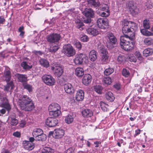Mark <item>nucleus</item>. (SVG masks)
<instances>
[{
  "label": "nucleus",
  "mask_w": 153,
  "mask_h": 153,
  "mask_svg": "<svg viewBox=\"0 0 153 153\" xmlns=\"http://www.w3.org/2000/svg\"><path fill=\"white\" fill-rule=\"evenodd\" d=\"M122 75L125 77H128L130 75V73L126 69L123 68L122 71Z\"/></svg>",
  "instance_id": "obj_47"
},
{
  "label": "nucleus",
  "mask_w": 153,
  "mask_h": 153,
  "mask_svg": "<svg viewBox=\"0 0 153 153\" xmlns=\"http://www.w3.org/2000/svg\"><path fill=\"white\" fill-rule=\"evenodd\" d=\"M94 91L97 93L100 94H102L103 88L101 85H97L94 86Z\"/></svg>",
  "instance_id": "obj_32"
},
{
  "label": "nucleus",
  "mask_w": 153,
  "mask_h": 153,
  "mask_svg": "<svg viewBox=\"0 0 153 153\" xmlns=\"http://www.w3.org/2000/svg\"><path fill=\"white\" fill-rule=\"evenodd\" d=\"M146 29H141L140 32L143 35L146 36H152L153 34L151 33V32L149 31L146 30Z\"/></svg>",
  "instance_id": "obj_36"
},
{
  "label": "nucleus",
  "mask_w": 153,
  "mask_h": 153,
  "mask_svg": "<svg viewBox=\"0 0 153 153\" xmlns=\"http://www.w3.org/2000/svg\"><path fill=\"white\" fill-rule=\"evenodd\" d=\"M91 76L89 74H86L84 75L82 80L83 83L86 85H88L91 81Z\"/></svg>",
  "instance_id": "obj_18"
},
{
  "label": "nucleus",
  "mask_w": 153,
  "mask_h": 153,
  "mask_svg": "<svg viewBox=\"0 0 153 153\" xmlns=\"http://www.w3.org/2000/svg\"><path fill=\"white\" fill-rule=\"evenodd\" d=\"M81 40L83 42H87L88 40V37L86 35L84 36L81 38Z\"/></svg>",
  "instance_id": "obj_59"
},
{
  "label": "nucleus",
  "mask_w": 153,
  "mask_h": 153,
  "mask_svg": "<svg viewBox=\"0 0 153 153\" xmlns=\"http://www.w3.org/2000/svg\"><path fill=\"white\" fill-rule=\"evenodd\" d=\"M21 66L24 69H30L32 68V66L28 65L25 62H23L21 64Z\"/></svg>",
  "instance_id": "obj_48"
},
{
  "label": "nucleus",
  "mask_w": 153,
  "mask_h": 153,
  "mask_svg": "<svg viewBox=\"0 0 153 153\" xmlns=\"http://www.w3.org/2000/svg\"><path fill=\"white\" fill-rule=\"evenodd\" d=\"M53 150L50 147H45L42 149V153H53Z\"/></svg>",
  "instance_id": "obj_39"
},
{
  "label": "nucleus",
  "mask_w": 153,
  "mask_h": 153,
  "mask_svg": "<svg viewBox=\"0 0 153 153\" xmlns=\"http://www.w3.org/2000/svg\"><path fill=\"white\" fill-rule=\"evenodd\" d=\"M153 52V51L152 49L147 48L143 51V56L146 57L151 55Z\"/></svg>",
  "instance_id": "obj_28"
},
{
  "label": "nucleus",
  "mask_w": 153,
  "mask_h": 153,
  "mask_svg": "<svg viewBox=\"0 0 153 153\" xmlns=\"http://www.w3.org/2000/svg\"><path fill=\"white\" fill-rule=\"evenodd\" d=\"M110 13L108 10L105 11L101 13L100 15L102 17H107L109 16Z\"/></svg>",
  "instance_id": "obj_54"
},
{
  "label": "nucleus",
  "mask_w": 153,
  "mask_h": 153,
  "mask_svg": "<svg viewBox=\"0 0 153 153\" xmlns=\"http://www.w3.org/2000/svg\"><path fill=\"white\" fill-rule=\"evenodd\" d=\"M88 4L91 6H93L95 7L98 6L99 3L96 2L95 0H89L88 1Z\"/></svg>",
  "instance_id": "obj_45"
},
{
  "label": "nucleus",
  "mask_w": 153,
  "mask_h": 153,
  "mask_svg": "<svg viewBox=\"0 0 153 153\" xmlns=\"http://www.w3.org/2000/svg\"><path fill=\"white\" fill-rule=\"evenodd\" d=\"M64 134V131L62 129H56L53 131V137L55 138L62 137Z\"/></svg>",
  "instance_id": "obj_12"
},
{
  "label": "nucleus",
  "mask_w": 153,
  "mask_h": 153,
  "mask_svg": "<svg viewBox=\"0 0 153 153\" xmlns=\"http://www.w3.org/2000/svg\"><path fill=\"white\" fill-rule=\"evenodd\" d=\"M36 140L38 141H44L46 139V135L43 133L42 134L35 138Z\"/></svg>",
  "instance_id": "obj_41"
},
{
  "label": "nucleus",
  "mask_w": 153,
  "mask_h": 153,
  "mask_svg": "<svg viewBox=\"0 0 153 153\" xmlns=\"http://www.w3.org/2000/svg\"><path fill=\"white\" fill-rule=\"evenodd\" d=\"M117 61L120 63L125 60V58L124 56L119 55L118 56Z\"/></svg>",
  "instance_id": "obj_52"
},
{
  "label": "nucleus",
  "mask_w": 153,
  "mask_h": 153,
  "mask_svg": "<svg viewBox=\"0 0 153 153\" xmlns=\"http://www.w3.org/2000/svg\"><path fill=\"white\" fill-rule=\"evenodd\" d=\"M91 18H87L86 19H85L84 20V22L86 24L88 25V26H91L92 25V23H91Z\"/></svg>",
  "instance_id": "obj_51"
},
{
  "label": "nucleus",
  "mask_w": 153,
  "mask_h": 153,
  "mask_svg": "<svg viewBox=\"0 0 153 153\" xmlns=\"http://www.w3.org/2000/svg\"><path fill=\"white\" fill-rule=\"evenodd\" d=\"M60 105L56 103H53L50 104L48 107V110L49 111L56 109L57 108H60Z\"/></svg>",
  "instance_id": "obj_30"
},
{
  "label": "nucleus",
  "mask_w": 153,
  "mask_h": 153,
  "mask_svg": "<svg viewBox=\"0 0 153 153\" xmlns=\"http://www.w3.org/2000/svg\"><path fill=\"white\" fill-rule=\"evenodd\" d=\"M111 79L109 77H105L103 80L104 83L107 85H110L111 83Z\"/></svg>",
  "instance_id": "obj_44"
},
{
  "label": "nucleus",
  "mask_w": 153,
  "mask_h": 153,
  "mask_svg": "<svg viewBox=\"0 0 153 153\" xmlns=\"http://www.w3.org/2000/svg\"><path fill=\"white\" fill-rule=\"evenodd\" d=\"M46 39L48 42L54 43L59 41L61 39V36L59 34L52 33L48 35Z\"/></svg>",
  "instance_id": "obj_9"
},
{
  "label": "nucleus",
  "mask_w": 153,
  "mask_h": 153,
  "mask_svg": "<svg viewBox=\"0 0 153 153\" xmlns=\"http://www.w3.org/2000/svg\"><path fill=\"white\" fill-rule=\"evenodd\" d=\"M4 77L6 82H9L11 78V73L9 68H7L4 71Z\"/></svg>",
  "instance_id": "obj_15"
},
{
  "label": "nucleus",
  "mask_w": 153,
  "mask_h": 153,
  "mask_svg": "<svg viewBox=\"0 0 153 153\" xmlns=\"http://www.w3.org/2000/svg\"><path fill=\"white\" fill-rule=\"evenodd\" d=\"M100 105L102 109L104 111H106L108 107V105L103 102H100Z\"/></svg>",
  "instance_id": "obj_38"
},
{
  "label": "nucleus",
  "mask_w": 153,
  "mask_h": 153,
  "mask_svg": "<svg viewBox=\"0 0 153 153\" xmlns=\"http://www.w3.org/2000/svg\"><path fill=\"white\" fill-rule=\"evenodd\" d=\"M135 56L136 57L139 59L140 60L142 59L141 55L139 52H136L135 53Z\"/></svg>",
  "instance_id": "obj_61"
},
{
  "label": "nucleus",
  "mask_w": 153,
  "mask_h": 153,
  "mask_svg": "<svg viewBox=\"0 0 153 153\" xmlns=\"http://www.w3.org/2000/svg\"><path fill=\"white\" fill-rule=\"evenodd\" d=\"M149 21L147 19L144 20L143 21V24L144 28L145 29H149L150 28Z\"/></svg>",
  "instance_id": "obj_40"
},
{
  "label": "nucleus",
  "mask_w": 153,
  "mask_h": 153,
  "mask_svg": "<svg viewBox=\"0 0 153 153\" xmlns=\"http://www.w3.org/2000/svg\"><path fill=\"white\" fill-rule=\"evenodd\" d=\"M64 88L65 91L68 94H72L74 92V88L70 84H65L64 85Z\"/></svg>",
  "instance_id": "obj_14"
},
{
  "label": "nucleus",
  "mask_w": 153,
  "mask_h": 153,
  "mask_svg": "<svg viewBox=\"0 0 153 153\" xmlns=\"http://www.w3.org/2000/svg\"><path fill=\"white\" fill-rule=\"evenodd\" d=\"M61 114V111H57L54 112H49L50 115L53 117H57L59 116Z\"/></svg>",
  "instance_id": "obj_46"
},
{
  "label": "nucleus",
  "mask_w": 153,
  "mask_h": 153,
  "mask_svg": "<svg viewBox=\"0 0 153 153\" xmlns=\"http://www.w3.org/2000/svg\"><path fill=\"white\" fill-rule=\"evenodd\" d=\"M74 45L77 49L79 50L81 49L82 48V45L80 42L79 41L76 42L74 43Z\"/></svg>",
  "instance_id": "obj_53"
},
{
  "label": "nucleus",
  "mask_w": 153,
  "mask_h": 153,
  "mask_svg": "<svg viewBox=\"0 0 153 153\" xmlns=\"http://www.w3.org/2000/svg\"><path fill=\"white\" fill-rule=\"evenodd\" d=\"M108 56L107 55H102L101 59L102 63H105L108 60Z\"/></svg>",
  "instance_id": "obj_49"
},
{
  "label": "nucleus",
  "mask_w": 153,
  "mask_h": 153,
  "mask_svg": "<svg viewBox=\"0 0 153 153\" xmlns=\"http://www.w3.org/2000/svg\"><path fill=\"white\" fill-rule=\"evenodd\" d=\"M100 52L102 53V55H107L108 54V52L105 48H102L100 50Z\"/></svg>",
  "instance_id": "obj_55"
},
{
  "label": "nucleus",
  "mask_w": 153,
  "mask_h": 153,
  "mask_svg": "<svg viewBox=\"0 0 153 153\" xmlns=\"http://www.w3.org/2000/svg\"><path fill=\"white\" fill-rule=\"evenodd\" d=\"M97 25L101 29H105L108 26V20L106 19H98L97 21Z\"/></svg>",
  "instance_id": "obj_10"
},
{
  "label": "nucleus",
  "mask_w": 153,
  "mask_h": 153,
  "mask_svg": "<svg viewBox=\"0 0 153 153\" xmlns=\"http://www.w3.org/2000/svg\"><path fill=\"white\" fill-rule=\"evenodd\" d=\"M62 52L68 57L73 56L76 53V51L70 44L65 45L64 46Z\"/></svg>",
  "instance_id": "obj_5"
},
{
  "label": "nucleus",
  "mask_w": 153,
  "mask_h": 153,
  "mask_svg": "<svg viewBox=\"0 0 153 153\" xmlns=\"http://www.w3.org/2000/svg\"><path fill=\"white\" fill-rule=\"evenodd\" d=\"M105 97L106 99L110 102L113 101L115 98L114 94L111 91H108L106 93Z\"/></svg>",
  "instance_id": "obj_24"
},
{
  "label": "nucleus",
  "mask_w": 153,
  "mask_h": 153,
  "mask_svg": "<svg viewBox=\"0 0 153 153\" xmlns=\"http://www.w3.org/2000/svg\"><path fill=\"white\" fill-rule=\"evenodd\" d=\"M96 52L94 50L91 51L89 53V56L90 60L94 61L97 58Z\"/></svg>",
  "instance_id": "obj_26"
},
{
  "label": "nucleus",
  "mask_w": 153,
  "mask_h": 153,
  "mask_svg": "<svg viewBox=\"0 0 153 153\" xmlns=\"http://www.w3.org/2000/svg\"><path fill=\"white\" fill-rule=\"evenodd\" d=\"M144 44L147 45H150L153 44V39L150 37L145 38L144 40Z\"/></svg>",
  "instance_id": "obj_35"
},
{
  "label": "nucleus",
  "mask_w": 153,
  "mask_h": 153,
  "mask_svg": "<svg viewBox=\"0 0 153 153\" xmlns=\"http://www.w3.org/2000/svg\"><path fill=\"white\" fill-rule=\"evenodd\" d=\"M7 82V84L4 86V91L7 92L12 91V90L14 87L13 81H11L9 82Z\"/></svg>",
  "instance_id": "obj_20"
},
{
  "label": "nucleus",
  "mask_w": 153,
  "mask_h": 153,
  "mask_svg": "<svg viewBox=\"0 0 153 153\" xmlns=\"http://www.w3.org/2000/svg\"><path fill=\"white\" fill-rule=\"evenodd\" d=\"M39 62L42 66L45 68H47L49 66V62L46 59H40Z\"/></svg>",
  "instance_id": "obj_29"
},
{
  "label": "nucleus",
  "mask_w": 153,
  "mask_h": 153,
  "mask_svg": "<svg viewBox=\"0 0 153 153\" xmlns=\"http://www.w3.org/2000/svg\"><path fill=\"white\" fill-rule=\"evenodd\" d=\"M22 144L25 149L27 150H32L34 147V145L33 143H31L26 140L23 141Z\"/></svg>",
  "instance_id": "obj_13"
},
{
  "label": "nucleus",
  "mask_w": 153,
  "mask_h": 153,
  "mask_svg": "<svg viewBox=\"0 0 153 153\" xmlns=\"http://www.w3.org/2000/svg\"><path fill=\"white\" fill-rule=\"evenodd\" d=\"M107 42V46L109 49H111L114 47L117 42V39L114 34L111 32L107 33L106 35Z\"/></svg>",
  "instance_id": "obj_4"
},
{
  "label": "nucleus",
  "mask_w": 153,
  "mask_h": 153,
  "mask_svg": "<svg viewBox=\"0 0 153 153\" xmlns=\"http://www.w3.org/2000/svg\"><path fill=\"white\" fill-rule=\"evenodd\" d=\"M84 91L81 90H78L76 93V99L77 101H82L84 99Z\"/></svg>",
  "instance_id": "obj_17"
},
{
  "label": "nucleus",
  "mask_w": 153,
  "mask_h": 153,
  "mask_svg": "<svg viewBox=\"0 0 153 153\" xmlns=\"http://www.w3.org/2000/svg\"><path fill=\"white\" fill-rule=\"evenodd\" d=\"M15 76L18 78V80L21 82H25L27 80V77L25 75L17 73L15 74Z\"/></svg>",
  "instance_id": "obj_22"
},
{
  "label": "nucleus",
  "mask_w": 153,
  "mask_h": 153,
  "mask_svg": "<svg viewBox=\"0 0 153 153\" xmlns=\"http://www.w3.org/2000/svg\"><path fill=\"white\" fill-rule=\"evenodd\" d=\"M59 47L57 45H53L50 47L49 49V51L52 53H55L59 49Z\"/></svg>",
  "instance_id": "obj_33"
},
{
  "label": "nucleus",
  "mask_w": 153,
  "mask_h": 153,
  "mask_svg": "<svg viewBox=\"0 0 153 153\" xmlns=\"http://www.w3.org/2000/svg\"><path fill=\"white\" fill-rule=\"evenodd\" d=\"M18 123V120L13 118H11L10 124L12 126L16 125Z\"/></svg>",
  "instance_id": "obj_50"
},
{
  "label": "nucleus",
  "mask_w": 153,
  "mask_h": 153,
  "mask_svg": "<svg viewBox=\"0 0 153 153\" xmlns=\"http://www.w3.org/2000/svg\"><path fill=\"white\" fill-rule=\"evenodd\" d=\"M128 60L131 62H136V59L135 57L134 56H129L128 58Z\"/></svg>",
  "instance_id": "obj_58"
},
{
  "label": "nucleus",
  "mask_w": 153,
  "mask_h": 153,
  "mask_svg": "<svg viewBox=\"0 0 153 153\" xmlns=\"http://www.w3.org/2000/svg\"><path fill=\"white\" fill-rule=\"evenodd\" d=\"M43 132L42 129L39 128L34 129L33 132L32 134L33 136L35 138L42 134Z\"/></svg>",
  "instance_id": "obj_27"
},
{
  "label": "nucleus",
  "mask_w": 153,
  "mask_h": 153,
  "mask_svg": "<svg viewBox=\"0 0 153 153\" xmlns=\"http://www.w3.org/2000/svg\"><path fill=\"white\" fill-rule=\"evenodd\" d=\"M23 86L24 87V88L27 90L29 92L32 91L33 87L32 85L27 83H23Z\"/></svg>",
  "instance_id": "obj_37"
},
{
  "label": "nucleus",
  "mask_w": 153,
  "mask_h": 153,
  "mask_svg": "<svg viewBox=\"0 0 153 153\" xmlns=\"http://www.w3.org/2000/svg\"><path fill=\"white\" fill-rule=\"evenodd\" d=\"M74 149H75L73 147H70L64 152V153H71L74 151Z\"/></svg>",
  "instance_id": "obj_56"
},
{
  "label": "nucleus",
  "mask_w": 153,
  "mask_h": 153,
  "mask_svg": "<svg viewBox=\"0 0 153 153\" xmlns=\"http://www.w3.org/2000/svg\"><path fill=\"white\" fill-rule=\"evenodd\" d=\"M42 79L46 85L52 86L55 83V80L51 76L45 74L42 77Z\"/></svg>",
  "instance_id": "obj_8"
},
{
  "label": "nucleus",
  "mask_w": 153,
  "mask_h": 153,
  "mask_svg": "<svg viewBox=\"0 0 153 153\" xmlns=\"http://www.w3.org/2000/svg\"><path fill=\"white\" fill-rule=\"evenodd\" d=\"M114 71V69L108 68H106L104 71V74L106 75H109L112 74Z\"/></svg>",
  "instance_id": "obj_42"
},
{
  "label": "nucleus",
  "mask_w": 153,
  "mask_h": 153,
  "mask_svg": "<svg viewBox=\"0 0 153 153\" xmlns=\"http://www.w3.org/2000/svg\"><path fill=\"white\" fill-rule=\"evenodd\" d=\"M5 21V20L4 18L0 17V24H2Z\"/></svg>",
  "instance_id": "obj_64"
},
{
  "label": "nucleus",
  "mask_w": 153,
  "mask_h": 153,
  "mask_svg": "<svg viewBox=\"0 0 153 153\" xmlns=\"http://www.w3.org/2000/svg\"><path fill=\"white\" fill-rule=\"evenodd\" d=\"M122 32L123 33L135 31L137 29V26L135 23L124 20L121 22Z\"/></svg>",
  "instance_id": "obj_3"
},
{
  "label": "nucleus",
  "mask_w": 153,
  "mask_h": 153,
  "mask_svg": "<svg viewBox=\"0 0 153 153\" xmlns=\"http://www.w3.org/2000/svg\"><path fill=\"white\" fill-rule=\"evenodd\" d=\"M76 75L78 77H82L84 74V69L81 67H77L75 70Z\"/></svg>",
  "instance_id": "obj_25"
},
{
  "label": "nucleus",
  "mask_w": 153,
  "mask_h": 153,
  "mask_svg": "<svg viewBox=\"0 0 153 153\" xmlns=\"http://www.w3.org/2000/svg\"><path fill=\"white\" fill-rule=\"evenodd\" d=\"M75 22L77 28L79 29L80 30H82L83 28L82 27L84 25L83 23L79 19H76Z\"/></svg>",
  "instance_id": "obj_31"
},
{
  "label": "nucleus",
  "mask_w": 153,
  "mask_h": 153,
  "mask_svg": "<svg viewBox=\"0 0 153 153\" xmlns=\"http://www.w3.org/2000/svg\"><path fill=\"white\" fill-rule=\"evenodd\" d=\"M108 5L105 4H104L102 6L101 10L102 11H107L108 10Z\"/></svg>",
  "instance_id": "obj_57"
},
{
  "label": "nucleus",
  "mask_w": 153,
  "mask_h": 153,
  "mask_svg": "<svg viewBox=\"0 0 153 153\" xmlns=\"http://www.w3.org/2000/svg\"><path fill=\"white\" fill-rule=\"evenodd\" d=\"M34 53L37 55H42L43 54L40 51H34Z\"/></svg>",
  "instance_id": "obj_62"
},
{
  "label": "nucleus",
  "mask_w": 153,
  "mask_h": 153,
  "mask_svg": "<svg viewBox=\"0 0 153 153\" xmlns=\"http://www.w3.org/2000/svg\"><path fill=\"white\" fill-rule=\"evenodd\" d=\"M13 135L17 137H20L21 136V133L19 131H16L13 133Z\"/></svg>",
  "instance_id": "obj_60"
},
{
  "label": "nucleus",
  "mask_w": 153,
  "mask_h": 153,
  "mask_svg": "<svg viewBox=\"0 0 153 153\" xmlns=\"http://www.w3.org/2000/svg\"><path fill=\"white\" fill-rule=\"evenodd\" d=\"M2 101H3V102L1 104V107L4 108L9 111L11 109V107L7 98L3 97Z\"/></svg>",
  "instance_id": "obj_19"
},
{
  "label": "nucleus",
  "mask_w": 153,
  "mask_h": 153,
  "mask_svg": "<svg viewBox=\"0 0 153 153\" xmlns=\"http://www.w3.org/2000/svg\"><path fill=\"white\" fill-rule=\"evenodd\" d=\"M87 33L90 35L93 36H95L99 34L98 31L96 28H89L87 29Z\"/></svg>",
  "instance_id": "obj_23"
},
{
  "label": "nucleus",
  "mask_w": 153,
  "mask_h": 153,
  "mask_svg": "<svg viewBox=\"0 0 153 153\" xmlns=\"http://www.w3.org/2000/svg\"><path fill=\"white\" fill-rule=\"evenodd\" d=\"M83 13L86 17L93 18L94 16V11L91 9H86L83 12Z\"/></svg>",
  "instance_id": "obj_16"
},
{
  "label": "nucleus",
  "mask_w": 153,
  "mask_h": 153,
  "mask_svg": "<svg viewBox=\"0 0 153 153\" xmlns=\"http://www.w3.org/2000/svg\"><path fill=\"white\" fill-rule=\"evenodd\" d=\"M129 10L131 13H134V14H137L138 12L137 8L135 6L133 5L132 6H130L129 7Z\"/></svg>",
  "instance_id": "obj_43"
},
{
  "label": "nucleus",
  "mask_w": 153,
  "mask_h": 153,
  "mask_svg": "<svg viewBox=\"0 0 153 153\" xmlns=\"http://www.w3.org/2000/svg\"><path fill=\"white\" fill-rule=\"evenodd\" d=\"M87 57L82 53L76 55L74 59V63L76 65H80L88 62Z\"/></svg>",
  "instance_id": "obj_7"
},
{
  "label": "nucleus",
  "mask_w": 153,
  "mask_h": 153,
  "mask_svg": "<svg viewBox=\"0 0 153 153\" xmlns=\"http://www.w3.org/2000/svg\"><path fill=\"white\" fill-rule=\"evenodd\" d=\"M58 123L57 119L51 117H48L46 120L45 123L49 127L55 126Z\"/></svg>",
  "instance_id": "obj_11"
},
{
  "label": "nucleus",
  "mask_w": 153,
  "mask_h": 153,
  "mask_svg": "<svg viewBox=\"0 0 153 153\" xmlns=\"http://www.w3.org/2000/svg\"><path fill=\"white\" fill-rule=\"evenodd\" d=\"M19 102L21 108L26 111H30L34 108L32 100L27 95L21 96Z\"/></svg>",
  "instance_id": "obj_2"
},
{
  "label": "nucleus",
  "mask_w": 153,
  "mask_h": 153,
  "mask_svg": "<svg viewBox=\"0 0 153 153\" xmlns=\"http://www.w3.org/2000/svg\"><path fill=\"white\" fill-rule=\"evenodd\" d=\"M51 69L53 74L56 76L60 77L63 73V68L59 64L54 63L51 66Z\"/></svg>",
  "instance_id": "obj_6"
},
{
  "label": "nucleus",
  "mask_w": 153,
  "mask_h": 153,
  "mask_svg": "<svg viewBox=\"0 0 153 153\" xmlns=\"http://www.w3.org/2000/svg\"><path fill=\"white\" fill-rule=\"evenodd\" d=\"M74 119V117L73 116L69 114L66 117L65 119V123L68 124H70L73 121Z\"/></svg>",
  "instance_id": "obj_34"
},
{
  "label": "nucleus",
  "mask_w": 153,
  "mask_h": 153,
  "mask_svg": "<svg viewBox=\"0 0 153 153\" xmlns=\"http://www.w3.org/2000/svg\"><path fill=\"white\" fill-rule=\"evenodd\" d=\"M35 139L33 137H30L29 139V141H30L31 143H33Z\"/></svg>",
  "instance_id": "obj_63"
},
{
  "label": "nucleus",
  "mask_w": 153,
  "mask_h": 153,
  "mask_svg": "<svg viewBox=\"0 0 153 153\" xmlns=\"http://www.w3.org/2000/svg\"><path fill=\"white\" fill-rule=\"evenodd\" d=\"M133 33V35L131 36L126 35L120 37V45L122 48L126 51L132 50L134 46L135 43L133 39L134 36V33Z\"/></svg>",
  "instance_id": "obj_1"
},
{
  "label": "nucleus",
  "mask_w": 153,
  "mask_h": 153,
  "mask_svg": "<svg viewBox=\"0 0 153 153\" xmlns=\"http://www.w3.org/2000/svg\"><path fill=\"white\" fill-rule=\"evenodd\" d=\"M82 115L84 117H91L93 115L92 111L89 109H86L82 111Z\"/></svg>",
  "instance_id": "obj_21"
}]
</instances>
